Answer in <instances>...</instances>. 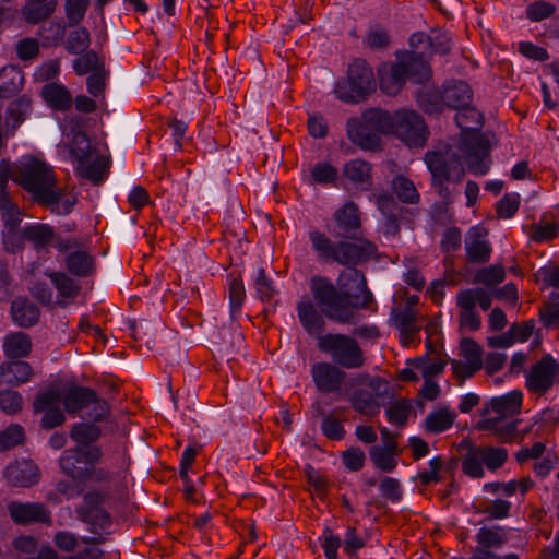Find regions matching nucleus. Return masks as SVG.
I'll return each instance as SVG.
<instances>
[{"label": "nucleus", "instance_id": "nucleus-55", "mask_svg": "<svg viewBox=\"0 0 559 559\" xmlns=\"http://www.w3.org/2000/svg\"><path fill=\"white\" fill-rule=\"evenodd\" d=\"M82 522L90 525V531L95 534L102 532H108L111 526V516L106 509H100L98 512H93L87 516L83 515L79 518Z\"/></svg>", "mask_w": 559, "mask_h": 559}, {"label": "nucleus", "instance_id": "nucleus-47", "mask_svg": "<svg viewBox=\"0 0 559 559\" xmlns=\"http://www.w3.org/2000/svg\"><path fill=\"white\" fill-rule=\"evenodd\" d=\"M506 278L504 267L500 264H493L488 267H481L476 271L473 283L483 284L487 287H496Z\"/></svg>", "mask_w": 559, "mask_h": 559}, {"label": "nucleus", "instance_id": "nucleus-2", "mask_svg": "<svg viewBox=\"0 0 559 559\" xmlns=\"http://www.w3.org/2000/svg\"><path fill=\"white\" fill-rule=\"evenodd\" d=\"M378 73L380 88L388 95L397 94L407 80L424 84L431 78V69L424 58V51L403 52L397 56L395 62L383 64Z\"/></svg>", "mask_w": 559, "mask_h": 559}, {"label": "nucleus", "instance_id": "nucleus-21", "mask_svg": "<svg viewBox=\"0 0 559 559\" xmlns=\"http://www.w3.org/2000/svg\"><path fill=\"white\" fill-rule=\"evenodd\" d=\"M32 110V100L28 96L22 95L13 100L5 117L7 136H13L17 128L24 122Z\"/></svg>", "mask_w": 559, "mask_h": 559}, {"label": "nucleus", "instance_id": "nucleus-41", "mask_svg": "<svg viewBox=\"0 0 559 559\" xmlns=\"http://www.w3.org/2000/svg\"><path fill=\"white\" fill-rule=\"evenodd\" d=\"M0 211L7 230H19V225L22 221V213L11 201L8 192L0 194Z\"/></svg>", "mask_w": 559, "mask_h": 559}, {"label": "nucleus", "instance_id": "nucleus-46", "mask_svg": "<svg viewBox=\"0 0 559 559\" xmlns=\"http://www.w3.org/2000/svg\"><path fill=\"white\" fill-rule=\"evenodd\" d=\"M71 153L76 160V165L90 162L94 157L95 150L85 132L79 131L73 135Z\"/></svg>", "mask_w": 559, "mask_h": 559}, {"label": "nucleus", "instance_id": "nucleus-51", "mask_svg": "<svg viewBox=\"0 0 559 559\" xmlns=\"http://www.w3.org/2000/svg\"><path fill=\"white\" fill-rule=\"evenodd\" d=\"M100 66L105 67L104 60L99 58L95 50H87L73 62V69L78 75L100 71Z\"/></svg>", "mask_w": 559, "mask_h": 559}, {"label": "nucleus", "instance_id": "nucleus-63", "mask_svg": "<svg viewBox=\"0 0 559 559\" xmlns=\"http://www.w3.org/2000/svg\"><path fill=\"white\" fill-rule=\"evenodd\" d=\"M379 490L383 498L392 503H399L403 498V490L399 479L393 477H384L379 484Z\"/></svg>", "mask_w": 559, "mask_h": 559}, {"label": "nucleus", "instance_id": "nucleus-23", "mask_svg": "<svg viewBox=\"0 0 559 559\" xmlns=\"http://www.w3.org/2000/svg\"><path fill=\"white\" fill-rule=\"evenodd\" d=\"M24 74L16 66H5L0 69V98H11L24 85Z\"/></svg>", "mask_w": 559, "mask_h": 559}, {"label": "nucleus", "instance_id": "nucleus-35", "mask_svg": "<svg viewBox=\"0 0 559 559\" xmlns=\"http://www.w3.org/2000/svg\"><path fill=\"white\" fill-rule=\"evenodd\" d=\"M344 176L352 182L365 188L371 185V165L362 159H353L345 164Z\"/></svg>", "mask_w": 559, "mask_h": 559}, {"label": "nucleus", "instance_id": "nucleus-4", "mask_svg": "<svg viewBox=\"0 0 559 559\" xmlns=\"http://www.w3.org/2000/svg\"><path fill=\"white\" fill-rule=\"evenodd\" d=\"M13 180L32 194L39 203L43 199L52 200V188L57 185L53 168L34 156L24 157L13 175Z\"/></svg>", "mask_w": 559, "mask_h": 559}, {"label": "nucleus", "instance_id": "nucleus-20", "mask_svg": "<svg viewBox=\"0 0 559 559\" xmlns=\"http://www.w3.org/2000/svg\"><path fill=\"white\" fill-rule=\"evenodd\" d=\"M32 366L23 360H14L0 366V385H20L31 380Z\"/></svg>", "mask_w": 559, "mask_h": 559}, {"label": "nucleus", "instance_id": "nucleus-49", "mask_svg": "<svg viewBox=\"0 0 559 559\" xmlns=\"http://www.w3.org/2000/svg\"><path fill=\"white\" fill-rule=\"evenodd\" d=\"M479 448L469 445L467 453L464 455L462 461V471L465 475L472 478H481L485 475L483 467V459L478 452Z\"/></svg>", "mask_w": 559, "mask_h": 559}, {"label": "nucleus", "instance_id": "nucleus-53", "mask_svg": "<svg viewBox=\"0 0 559 559\" xmlns=\"http://www.w3.org/2000/svg\"><path fill=\"white\" fill-rule=\"evenodd\" d=\"M91 43L90 33L85 27H79L69 33L66 49L71 55H79L88 48Z\"/></svg>", "mask_w": 559, "mask_h": 559}, {"label": "nucleus", "instance_id": "nucleus-18", "mask_svg": "<svg viewBox=\"0 0 559 559\" xmlns=\"http://www.w3.org/2000/svg\"><path fill=\"white\" fill-rule=\"evenodd\" d=\"M44 102L53 110L66 112L73 106V97L71 92L57 82L46 83L40 92Z\"/></svg>", "mask_w": 559, "mask_h": 559}, {"label": "nucleus", "instance_id": "nucleus-19", "mask_svg": "<svg viewBox=\"0 0 559 559\" xmlns=\"http://www.w3.org/2000/svg\"><path fill=\"white\" fill-rule=\"evenodd\" d=\"M443 97L447 108L461 109L463 106L472 104L473 91L466 82L452 80L443 84Z\"/></svg>", "mask_w": 559, "mask_h": 559}, {"label": "nucleus", "instance_id": "nucleus-11", "mask_svg": "<svg viewBox=\"0 0 559 559\" xmlns=\"http://www.w3.org/2000/svg\"><path fill=\"white\" fill-rule=\"evenodd\" d=\"M460 151L465 154L469 171L476 176L486 175L490 169L489 150L487 139L481 135H468L459 144Z\"/></svg>", "mask_w": 559, "mask_h": 559}, {"label": "nucleus", "instance_id": "nucleus-30", "mask_svg": "<svg viewBox=\"0 0 559 559\" xmlns=\"http://www.w3.org/2000/svg\"><path fill=\"white\" fill-rule=\"evenodd\" d=\"M32 350L31 337L24 332L8 334L3 342L4 355L9 358H22L29 355Z\"/></svg>", "mask_w": 559, "mask_h": 559}, {"label": "nucleus", "instance_id": "nucleus-36", "mask_svg": "<svg viewBox=\"0 0 559 559\" xmlns=\"http://www.w3.org/2000/svg\"><path fill=\"white\" fill-rule=\"evenodd\" d=\"M57 1L52 0L49 3L34 2L26 0L22 8V15L29 24H39L41 21L48 19L56 11Z\"/></svg>", "mask_w": 559, "mask_h": 559}, {"label": "nucleus", "instance_id": "nucleus-9", "mask_svg": "<svg viewBox=\"0 0 559 559\" xmlns=\"http://www.w3.org/2000/svg\"><path fill=\"white\" fill-rule=\"evenodd\" d=\"M393 134L409 147L424 146L429 136L424 118L415 110L394 112Z\"/></svg>", "mask_w": 559, "mask_h": 559}, {"label": "nucleus", "instance_id": "nucleus-44", "mask_svg": "<svg viewBox=\"0 0 559 559\" xmlns=\"http://www.w3.org/2000/svg\"><path fill=\"white\" fill-rule=\"evenodd\" d=\"M413 412V406L407 400H397L393 402L386 409L385 415L388 421L396 427H404Z\"/></svg>", "mask_w": 559, "mask_h": 559}, {"label": "nucleus", "instance_id": "nucleus-40", "mask_svg": "<svg viewBox=\"0 0 559 559\" xmlns=\"http://www.w3.org/2000/svg\"><path fill=\"white\" fill-rule=\"evenodd\" d=\"M455 110V122L463 132L475 131L481 128L483 115L472 104Z\"/></svg>", "mask_w": 559, "mask_h": 559}, {"label": "nucleus", "instance_id": "nucleus-14", "mask_svg": "<svg viewBox=\"0 0 559 559\" xmlns=\"http://www.w3.org/2000/svg\"><path fill=\"white\" fill-rule=\"evenodd\" d=\"M9 513L13 522L21 525L51 523V513L43 503L14 501L9 504Z\"/></svg>", "mask_w": 559, "mask_h": 559}, {"label": "nucleus", "instance_id": "nucleus-1", "mask_svg": "<svg viewBox=\"0 0 559 559\" xmlns=\"http://www.w3.org/2000/svg\"><path fill=\"white\" fill-rule=\"evenodd\" d=\"M342 240L333 241L325 233L312 228L308 233L311 249L319 262L337 263L347 267L335 285L329 277L314 275L309 287L313 301L302 298L296 307L298 319L310 335H320L325 328L323 316L342 324H355L358 311L373 301L365 274L357 266L367 263L378 251L374 242L362 237L359 209L346 202L333 213Z\"/></svg>", "mask_w": 559, "mask_h": 559}, {"label": "nucleus", "instance_id": "nucleus-38", "mask_svg": "<svg viewBox=\"0 0 559 559\" xmlns=\"http://www.w3.org/2000/svg\"><path fill=\"white\" fill-rule=\"evenodd\" d=\"M23 237L31 241L36 248H43L52 243L56 234L47 224H35L23 228Z\"/></svg>", "mask_w": 559, "mask_h": 559}, {"label": "nucleus", "instance_id": "nucleus-8", "mask_svg": "<svg viewBox=\"0 0 559 559\" xmlns=\"http://www.w3.org/2000/svg\"><path fill=\"white\" fill-rule=\"evenodd\" d=\"M102 459L99 447H73L63 451L59 463L61 471L72 479L87 481L88 467L100 463Z\"/></svg>", "mask_w": 559, "mask_h": 559}, {"label": "nucleus", "instance_id": "nucleus-25", "mask_svg": "<svg viewBox=\"0 0 559 559\" xmlns=\"http://www.w3.org/2000/svg\"><path fill=\"white\" fill-rule=\"evenodd\" d=\"M416 103L428 115H439L447 108L443 88H421L416 95Z\"/></svg>", "mask_w": 559, "mask_h": 559}, {"label": "nucleus", "instance_id": "nucleus-6", "mask_svg": "<svg viewBox=\"0 0 559 559\" xmlns=\"http://www.w3.org/2000/svg\"><path fill=\"white\" fill-rule=\"evenodd\" d=\"M62 403L69 414L84 412L82 418L92 421H105L110 414L108 402L87 386L72 385L63 393Z\"/></svg>", "mask_w": 559, "mask_h": 559}, {"label": "nucleus", "instance_id": "nucleus-27", "mask_svg": "<svg viewBox=\"0 0 559 559\" xmlns=\"http://www.w3.org/2000/svg\"><path fill=\"white\" fill-rule=\"evenodd\" d=\"M523 401V393L520 390H513L504 395L496 396L490 400L491 409L498 417H510L519 414Z\"/></svg>", "mask_w": 559, "mask_h": 559}, {"label": "nucleus", "instance_id": "nucleus-56", "mask_svg": "<svg viewBox=\"0 0 559 559\" xmlns=\"http://www.w3.org/2000/svg\"><path fill=\"white\" fill-rule=\"evenodd\" d=\"M246 297L245 285L240 278H233L229 284L230 316L235 319L241 312Z\"/></svg>", "mask_w": 559, "mask_h": 559}, {"label": "nucleus", "instance_id": "nucleus-61", "mask_svg": "<svg viewBox=\"0 0 559 559\" xmlns=\"http://www.w3.org/2000/svg\"><path fill=\"white\" fill-rule=\"evenodd\" d=\"M23 397L17 391L0 390V409L8 415H15L23 407Z\"/></svg>", "mask_w": 559, "mask_h": 559}, {"label": "nucleus", "instance_id": "nucleus-52", "mask_svg": "<svg viewBox=\"0 0 559 559\" xmlns=\"http://www.w3.org/2000/svg\"><path fill=\"white\" fill-rule=\"evenodd\" d=\"M484 464L489 471L500 468L508 460V450L491 445L478 447Z\"/></svg>", "mask_w": 559, "mask_h": 559}, {"label": "nucleus", "instance_id": "nucleus-7", "mask_svg": "<svg viewBox=\"0 0 559 559\" xmlns=\"http://www.w3.org/2000/svg\"><path fill=\"white\" fill-rule=\"evenodd\" d=\"M318 347L329 354L335 365L346 369L360 368L366 360L358 342L346 334H325L319 337Z\"/></svg>", "mask_w": 559, "mask_h": 559}, {"label": "nucleus", "instance_id": "nucleus-48", "mask_svg": "<svg viewBox=\"0 0 559 559\" xmlns=\"http://www.w3.org/2000/svg\"><path fill=\"white\" fill-rule=\"evenodd\" d=\"M318 413L323 416L321 423L322 435L332 441H340L345 438L346 431L342 421L333 414L325 415L324 411L318 406Z\"/></svg>", "mask_w": 559, "mask_h": 559}, {"label": "nucleus", "instance_id": "nucleus-39", "mask_svg": "<svg viewBox=\"0 0 559 559\" xmlns=\"http://www.w3.org/2000/svg\"><path fill=\"white\" fill-rule=\"evenodd\" d=\"M456 306L460 309V328L478 331L481 326V319L476 309L473 308L472 301L464 300L463 297L456 294Z\"/></svg>", "mask_w": 559, "mask_h": 559}, {"label": "nucleus", "instance_id": "nucleus-22", "mask_svg": "<svg viewBox=\"0 0 559 559\" xmlns=\"http://www.w3.org/2000/svg\"><path fill=\"white\" fill-rule=\"evenodd\" d=\"M51 283L58 290L57 305L61 308L68 306L67 300L75 299L81 293V286L63 272H50L47 274Z\"/></svg>", "mask_w": 559, "mask_h": 559}, {"label": "nucleus", "instance_id": "nucleus-17", "mask_svg": "<svg viewBox=\"0 0 559 559\" xmlns=\"http://www.w3.org/2000/svg\"><path fill=\"white\" fill-rule=\"evenodd\" d=\"M41 311L26 297H17L11 302V318L21 328H31L38 323Z\"/></svg>", "mask_w": 559, "mask_h": 559}, {"label": "nucleus", "instance_id": "nucleus-3", "mask_svg": "<svg viewBox=\"0 0 559 559\" xmlns=\"http://www.w3.org/2000/svg\"><path fill=\"white\" fill-rule=\"evenodd\" d=\"M425 163L431 174V186L442 199L444 205L453 202L450 183H459L465 176L461 156L451 147L430 151L425 155Z\"/></svg>", "mask_w": 559, "mask_h": 559}, {"label": "nucleus", "instance_id": "nucleus-28", "mask_svg": "<svg viewBox=\"0 0 559 559\" xmlns=\"http://www.w3.org/2000/svg\"><path fill=\"white\" fill-rule=\"evenodd\" d=\"M66 266L70 274L87 277L94 273L95 260L85 250H74L67 255Z\"/></svg>", "mask_w": 559, "mask_h": 559}, {"label": "nucleus", "instance_id": "nucleus-13", "mask_svg": "<svg viewBox=\"0 0 559 559\" xmlns=\"http://www.w3.org/2000/svg\"><path fill=\"white\" fill-rule=\"evenodd\" d=\"M311 376L317 389L325 394L338 392L346 379V372L330 362L313 364Z\"/></svg>", "mask_w": 559, "mask_h": 559}, {"label": "nucleus", "instance_id": "nucleus-42", "mask_svg": "<svg viewBox=\"0 0 559 559\" xmlns=\"http://www.w3.org/2000/svg\"><path fill=\"white\" fill-rule=\"evenodd\" d=\"M392 189L402 203L416 204L419 201V193L413 181L402 175L392 180Z\"/></svg>", "mask_w": 559, "mask_h": 559}, {"label": "nucleus", "instance_id": "nucleus-50", "mask_svg": "<svg viewBox=\"0 0 559 559\" xmlns=\"http://www.w3.org/2000/svg\"><path fill=\"white\" fill-rule=\"evenodd\" d=\"M391 43L390 35L385 28L374 25L369 28L362 44L373 51H383L389 48Z\"/></svg>", "mask_w": 559, "mask_h": 559}, {"label": "nucleus", "instance_id": "nucleus-26", "mask_svg": "<svg viewBox=\"0 0 559 559\" xmlns=\"http://www.w3.org/2000/svg\"><path fill=\"white\" fill-rule=\"evenodd\" d=\"M475 540L476 548L500 549L509 542V537L503 526L493 525L480 527L475 535Z\"/></svg>", "mask_w": 559, "mask_h": 559}, {"label": "nucleus", "instance_id": "nucleus-60", "mask_svg": "<svg viewBox=\"0 0 559 559\" xmlns=\"http://www.w3.org/2000/svg\"><path fill=\"white\" fill-rule=\"evenodd\" d=\"M106 495L100 491H88L83 496L82 506L78 509V518L87 516L104 508Z\"/></svg>", "mask_w": 559, "mask_h": 559}, {"label": "nucleus", "instance_id": "nucleus-43", "mask_svg": "<svg viewBox=\"0 0 559 559\" xmlns=\"http://www.w3.org/2000/svg\"><path fill=\"white\" fill-rule=\"evenodd\" d=\"M53 198L50 200L49 198L43 199L38 204L47 206L50 211L57 215H68L72 212L76 198H66L63 199V192L57 185L52 188Z\"/></svg>", "mask_w": 559, "mask_h": 559}, {"label": "nucleus", "instance_id": "nucleus-62", "mask_svg": "<svg viewBox=\"0 0 559 559\" xmlns=\"http://www.w3.org/2000/svg\"><path fill=\"white\" fill-rule=\"evenodd\" d=\"M519 207L520 195L518 193H507L496 204L497 215L503 219L513 217Z\"/></svg>", "mask_w": 559, "mask_h": 559}, {"label": "nucleus", "instance_id": "nucleus-5", "mask_svg": "<svg viewBox=\"0 0 559 559\" xmlns=\"http://www.w3.org/2000/svg\"><path fill=\"white\" fill-rule=\"evenodd\" d=\"M377 83L372 68L365 59H355L347 69V76L336 82V97L348 104L365 100L376 91Z\"/></svg>", "mask_w": 559, "mask_h": 559}, {"label": "nucleus", "instance_id": "nucleus-32", "mask_svg": "<svg viewBox=\"0 0 559 559\" xmlns=\"http://www.w3.org/2000/svg\"><path fill=\"white\" fill-rule=\"evenodd\" d=\"M361 117L373 132H377L378 136L381 138L382 134L393 133L394 114L391 115L385 110L372 108L366 110Z\"/></svg>", "mask_w": 559, "mask_h": 559}, {"label": "nucleus", "instance_id": "nucleus-34", "mask_svg": "<svg viewBox=\"0 0 559 559\" xmlns=\"http://www.w3.org/2000/svg\"><path fill=\"white\" fill-rule=\"evenodd\" d=\"M96 423L90 420L88 423H78L72 426L70 437L78 443L75 447H95L93 443L102 436V430Z\"/></svg>", "mask_w": 559, "mask_h": 559}, {"label": "nucleus", "instance_id": "nucleus-59", "mask_svg": "<svg viewBox=\"0 0 559 559\" xmlns=\"http://www.w3.org/2000/svg\"><path fill=\"white\" fill-rule=\"evenodd\" d=\"M394 322L402 334L413 335L419 330L416 325V314L409 306L394 313Z\"/></svg>", "mask_w": 559, "mask_h": 559}, {"label": "nucleus", "instance_id": "nucleus-45", "mask_svg": "<svg viewBox=\"0 0 559 559\" xmlns=\"http://www.w3.org/2000/svg\"><path fill=\"white\" fill-rule=\"evenodd\" d=\"M38 35L44 47L57 46L64 38L66 24L62 21L48 22L39 27Z\"/></svg>", "mask_w": 559, "mask_h": 559}, {"label": "nucleus", "instance_id": "nucleus-16", "mask_svg": "<svg viewBox=\"0 0 559 559\" xmlns=\"http://www.w3.org/2000/svg\"><path fill=\"white\" fill-rule=\"evenodd\" d=\"M39 469L32 461H16L4 469V477L15 487H31L39 481Z\"/></svg>", "mask_w": 559, "mask_h": 559}, {"label": "nucleus", "instance_id": "nucleus-29", "mask_svg": "<svg viewBox=\"0 0 559 559\" xmlns=\"http://www.w3.org/2000/svg\"><path fill=\"white\" fill-rule=\"evenodd\" d=\"M109 168V162L102 155H95L90 162L76 165V171L82 178L97 186L104 181L105 171Z\"/></svg>", "mask_w": 559, "mask_h": 559}, {"label": "nucleus", "instance_id": "nucleus-31", "mask_svg": "<svg viewBox=\"0 0 559 559\" xmlns=\"http://www.w3.org/2000/svg\"><path fill=\"white\" fill-rule=\"evenodd\" d=\"M465 251L467 260L473 264H485L489 262L491 246L480 235H471L465 239Z\"/></svg>", "mask_w": 559, "mask_h": 559}, {"label": "nucleus", "instance_id": "nucleus-37", "mask_svg": "<svg viewBox=\"0 0 559 559\" xmlns=\"http://www.w3.org/2000/svg\"><path fill=\"white\" fill-rule=\"evenodd\" d=\"M401 451H392V447L380 449V445H373L369 450V456L373 465L384 473L393 472L397 466V456Z\"/></svg>", "mask_w": 559, "mask_h": 559}, {"label": "nucleus", "instance_id": "nucleus-12", "mask_svg": "<svg viewBox=\"0 0 559 559\" xmlns=\"http://www.w3.org/2000/svg\"><path fill=\"white\" fill-rule=\"evenodd\" d=\"M556 366L557 360L551 355L543 356L526 376L527 390L538 396L545 395L555 384Z\"/></svg>", "mask_w": 559, "mask_h": 559}, {"label": "nucleus", "instance_id": "nucleus-54", "mask_svg": "<svg viewBox=\"0 0 559 559\" xmlns=\"http://www.w3.org/2000/svg\"><path fill=\"white\" fill-rule=\"evenodd\" d=\"M457 295L463 297L464 300L472 301V306L475 309L479 305L483 310L487 311L492 304V294L484 287L462 289Z\"/></svg>", "mask_w": 559, "mask_h": 559}, {"label": "nucleus", "instance_id": "nucleus-58", "mask_svg": "<svg viewBox=\"0 0 559 559\" xmlns=\"http://www.w3.org/2000/svg\"><path fill=\"white\" fill-rule=\"evenodd\" d=\"M556 12V5L545 0H537L527 4L525 14L532 22H540Z\"/></svg>", "mask_w": 559, "mask_h": 559}, {"label": "nucleus", "instance_id": "nucleus-24", "mask_svg": "<svg viewBox=\"0 0 559 559\" xmlns=\"http://www.w3.org/2000/svg\"><path fill=\"white\" fill-rule=\"evenodd\" d=\"M502 417H491L478 423L477 428L484 431L492 432L500 441L504 443L512 442L516 437L518 424L520 420L502 423Z\"/></svg>", "mask_w": 559, "mask_h": 559}, {"label": "nucleus", "instance_id": "nucleus-33", "mask_svg": "<svg viewBox=\"0 0 559 559\" xmlns=\"http://www.w3.org/2000/svg\"><path fill=\"white\" fill-rule=\"evenodd\" d=\"M455 418L456 415L454 412L449 407H442L427 415L424 420V428L427 432L438 435L450 429Z\"/></svg>", "mask_w": 559, "mask_h": 559}, {"label": "nucleus", "instance_id": "nucleus-15", "mask_svg": "<svg viewBox=\"0 0 559 559\" xmlns=\"http://www.w3.org/2000/svg\"><path fill=\"white\" fill-rule=\"evenodd\" d=\"M348 139L365 151L376 152L380 150L381 138L364 121V118H350L346 124Z\"/></svg>", "mask_w": 559, "mask_h": 559}, {"label": "nucleus", "instance_id": "nucleus-10", "mask_svg": "<svg viewBox=\"0 0 559 559\" xmlns=\"http://www.w3.org/2000/svg\"><path fill=\"white\" fill-rule=\"evenodd\" d=\"M388 390L386 380L381 377H372L368 379L366 386L354 389L348 400L355 412L372 417L379 414L381 408L379 399L386 395Z\"/></svg>", "mask_w": 559, "mask_h": 559}, {"label": "nucleus", "instance_id": "nucleus-64", "mask_svg": "<svg viewBox=\"0 0 559 559\" xmlns=\"http://www.w3.org/2000/svg\"><path fill=\"white\" fill-rule=\"evenodd\" d=\"M320 540L325 558L337 559V550L342 545L341 537L334 534L330 527H325Z\"/></svg>", "mask_w": 559, "mask_h": 559}, {"label": "nucleus", "instance_id": "nucleus-57", "mask_svg": "<svg viewBox=\"0 0 559 559\" xmlns=\"http://www.w3.org/2000/svg\"><path fill=\"white\" fill-rule=\"evenodd\" d=\"M25 431L19 424H13L0 432V450H9L13 447L22 444Z\"/></svg>", "mask_w": 559, "mask_h": 559}]
</instances>
